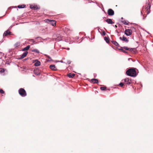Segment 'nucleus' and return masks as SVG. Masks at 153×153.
Wrapping results in <instances>:
<instances>
[{
  "mask_svg": "<svg viewBox=\"0 0 153 153\" xmlns=\"http://www.w3.org/2000/svg\"><path fill=\"white\" fill-rule=\"evenodd\" d=\"M122 22L125 25H128V23L127 22Z\"/></svg>",
  "mask_w": 153,
  "mask_h": 153,
  "instance_id": "nucleus-29",
  "label": "nucleus"
},
{
  "mask_svg": "<svg viewBox=\"0 0 153 153\" xmlns=\"http://www.w3.org/2000/svg\"><path fill=\"white\" fill-rule=\"evenodd\" d=\"M49 67L53 71H56L57 70V68L54 65H50Z\"/></svg>",
  "mask_w": 153,
  "mask_h": 153,
  "instance_id": "nucleus-14",
  "label": "nucleus"
},
{
  "mask_svg": "<svg viewBox=\"0 0 153 153\" xmlns=\"http://www.w3.org/2000/svg\"><path fill=\"white\" fill-rule=\"evenodd\" d=\"M33 72L34 74L36 75H39V74L37 72H36V71L35 70H34Z\"/></svg>",
  "mask_w": 153,
  "mask_h": 153,
  "instance_id": "nucleus-26",
  "label": "nucleus"
},
{
  "mask_svg": "<svg viewBox=\"0 0 153 153\" xmlns=\"http://www.w3.org/2000/svg\"><path fill=\"white\" fill-rule=\"evenodd\" d=\"M132 33V31L129 29H126L125 31V34L127 36L130 35Z\"/></svg>",
  "mask_w": 153,
  "mask_h": 153,
  "instance_id": "nucleus-4",
  "label": "nucleus"
},
{
  "mask_svg": "<svg viewBox=\"0 0 153 153\" xmlns=\"http://www.w3.org/2000/svg\"><path fill=\"white\" fill-rule=\"evenodd\" d=\"M33 52H35L37 53H39V51L37 49H34L32 50Z\"/></svg>",
  "mask_w": 153,
  "mask_h": 153,
  "instance_id": "nucleus-24",
  "label": "nucleus"
},
{
  "mask_svg": "<svg viewBox=\"0 0 153 153\" xmlns=\"http://www.w3.org/2000/svg\"><path fill=\"white\" fill-rule=\"evenodd\" d=\"M123 48L121 47V48L119 49V50H121V51H122L123 50Z\"/></svg>",
  "mask_w": 153,
  "mask_h": 153,
  "instance_id": "nucleus-32",
  "label": "nucleus"
},
{
  "mask_svg": "<svg viewBox=\"0 0 153 153\" xmlns=\"http://www.w3.org/2000/svg\"><path fill=\"white\" fill-rule=\"evenodd\" d=\"M59 35H57V37L56 39L53 38V40L55 41H59L62 40L61 38H59Z\"/></svg>",
  "mask_w": 153,
  "mask_h": 153,
  "instance_id": "nucleus-18",
  "label": "nucleus"
},
{
  "mask_svg": "<svg viewBox=\"0 0 153 153\" xmlns=\"http://www.w3.org/2000/svg\"><path fill=\"white\" fill-rule=\"evenodd\" d=\"M45 56H46V57L49 59L47 60L48 61H51L52 60L51 58L49 56L47 55H45Z\"/></svg>",
  "mask_w": 153,
  "mask_h": 153,
  "instance_id": "nucleus-23",
  "label": "nucleus"
},
{
  "mask_svg": "<svg viewBox=\"0 0 153 153\" xmlns=\"http://www.w3.org/2000/svg\"><path fill=\"white\" fill-rule=\"evenodd\" d=\"M104 40L107 43H108L109 42V38L108 37H105L104 38Z\"/></svg>",
  "mask_w": 153,
  "mask_h": 153,
  "instance_id": "nucleus-22",
  "label": "nucleus"
},
{
  "mask_svg": "<svg viewBox=\"0 0 153 153\" xmlns=\"http://www.w3.org/2000/svg\"><path fill=\"white\" fill-rule=\"evenodd\" d=\"M64 48V49H67V50H69V49H70V48Z\"/></svg>",
  "mask_w": 153,
  "mask_h": 153,
  "instance_id": "nucleus-35",
  "label": "nucleus"
},
{
  "mask_svg": "<svg viewBox=\"0 0 153 153\" xmlns=\"http://www.w3.org/2000/svg\"><path fill=\"white\" fill-rule=\"evenodd\" d=\"M45 22L48 23L51 25L53 26H55L56 25V22L55 21L53 20H49L47 19L45 20Z\"/></svg>",
  "mask_w": 153,
  "mask_h": 153,
  "instance_id": "nucleus-3",
  "label": "nucleus"
},
{
  "mask_svg": "<svg viewBox=\"0 0 153 153\" xmlns=\"http://www.w3.org/2000/svg\"><path fill=\"white\" fill-rule=\"evenodd\" d=\"M100 89L101 90L104 91L106 87H100Z\"/></svg>",
  "mask_w": 153,
  "mask_h": 153,
  "instance_id": "nucleus-25",
  "label": "nucleus"
},
{
  "mask_svg": "<svg viewBox=\"0 0 153 153\" xmlns=\"http://www.w3.org/2000/svg\"><path fill=\"white\" fill-rule=\"evenodd\" d=\"M115 26L116 27H117V26L116 25H115Z\"/></svg>",
  "mask_w": 153,
  "mask_h": 153,
  "instance_id": "nucleus-39",
  "label": "nucleus"
},
{
  "mask_svg": "<svg viewBox=\"0 0 153 153\" xmlns=\"http://www.w3.org/2000/svg\"><path fill=\"white\" fill-rule=\"evenodd\" d=\"M112 42L114 45L116 46H118L119 45V44H118V43L116 41H112Z\"/></svg>",
  "mask_w": 153,
  "mask_h": 153,
  "instance_id": "nucleus-20",
  "label": "nucleus"
},
{
  "mask_svg": "<svg viewBox=\"0 0 153 153\" xmlns=\"http://www.w3.org/2000/svg\"><path fill=\"white\" fill-rule=\"evenodd\" d=\"M25 5L24 4L22 5H19L18 6V7L19 8H25Z\"/></svg>",
  "mask_w": 153,
  "mask_h": 153,
  "instance_id": "nucleus-19",
  "label": "nucleus"
},
{
  "mask_svg": "<svg viewBox=\"0 0 153 153\" xmlns=\"http://www.w3.org/2000/svg\"><path fill=\"white\" fill-rule=\"evenodd\" d=\"M30 7L31 9L36 10L39 9L37 6L35 5H30Z\"/></svg>",
  "mask_w": 153,
  "mask_h": 153,
  "instance_id": "nucleus-8",
  "label": "nucleus"
},
{
  "mask_svg": "<svg viewBox=\"0 0 153 153\" xmlns=\"http://www.w3.org/2000/svg\"><path fill=\"white\" fill-rule=\"evenodd\" d=\"M123 52L125 53H127V52L124 50H123L122 51Z\"/></svg>",
  "mask_w": 153,
  "mask_h": 153,
  "instance_id": "nucleus-31",
  "label": "nucleus"
},
{
  "mask_svg": "<svg viewBox=\"0 0 153 153\" xmlns=\"http://www.w3.org/2000/svg\"><path fill=\"white\" fill-rule=\"evenodd\" d=\"M11 33L8 30H7L4 32L3 36H6L7 35L11 34Z\"/></svg>",
  "mask_w": 153,
  "mask_h": 153,
  "instance_id": "nucleus-12",
  "label": "nucleus"
},
{
  "mask_svg": "<svg viewBox=\"0 0 153 153\" xmlns=\"http://www.w3.org/2000/svg\"><path fill=\"white\" fill-rule=\"evenodd\" d=\"M91 82L93 83H98V80L97 79H91Z\"/></svg>",
  "mask_w": 153,
  "mask_h": 153,
  "instance_id": "nucleus-13",
  "label": "nucleus"
},
{
  "mask_svg": "<svg viewBox=\"0 0 153 153\" xmlns=\"http://www.w3.org/2000/svg\"><path fill=\"white\" fill-rule=\"evenodd\" d=\"M105 34H106V33H105V32L104 31H103L102 32V35L103 36H105Z\"/></svg>",
  "mask_w": 153,
  "mask_h": 153,
  "instance_id": "nucleus-30",
  "label": "nucleus"
},
{
  "mask_svg": "<svg viewBox=\"0 0 153 153\" xmlns=\"http://www.w3.org/2000/svg\"><path fill=\"white\" fill-rule=\"evenodd\" d=\"M60 62H63L62 61H60Z\"/></svg>",
  "mask_w": 153,
  "mask_h": 153,
  "instance_id": "nucleus-37",
  "label": "nucleus"
},
{
  "mask_svg": "<svg viewBox=\"0 0 153 153\" xmlns=\"http://www.w3.org/2000/svg\"><path fill=\"white\" fill-rule=\"evenodd\" d=\"M122 40L126 42H128V40L127 39V38L124 36L123 37Z\"/></svg>",
  "mask_w": 153,
  "mask_h": 153,
  "instance_id": "nucleus-21",
  "label": "nucleus"
},
{
  "mask_svg": "<svg viewBox=\"0 0 153 153\" xmlns=\"http://www.w3.org/2000/svg\"><path fill=\"white\" fill-rule=\"evenodd\" d=\"M33 62L35 63L34 64V65L35 66H38L40 65H41V63L37 59L33 60Z\"/></svg>",
  "mask_w": 153,
  "mask_h": 153,
  "instance_id": "nucleus-5",
  "label": "nucleus"
},
{
  "mask_svg": "<svg viewBox=\"0 0 153 153\" xmlns=\"http://www.w3.org/2000/svg\"><path fill=\"white\" fill-rule=\"evenodd\" d=\"M148 5H149V10H150V7H151V5H150V4H148Z\"/></svg>",
  "mask_w": 153,
  "mask_h": 153,
  "instance_id": "nucleus-33",
  "label": "nucleus"
},
{
  "mask_svg": "<svg viewBox=\"0 0 153 153\" xmlns=\"http://www.w3.org/2000/svg\"><path fill=\"white\" fill-rule=\"evenodd\" d=\"M4 91L2 89H0V93L1 94H4Z\"/></svg>",
  "mask_w": 153,
  "mask_h": 153,
  "instance_id": "nucleus-28",
  "label": "nucleus"
},
{
  "mask_svg": "<svg viewBox=\"0 0 153 153\" xmlns=\"http://www.w3.org/2000/svg\"><path fill=\"white\" fill-rule=\"evenodd\" d=\"M30 45H28L26 46V47H25L24 48H23L22 49V51H27L30 48Z\"/></svg>",
  "mask_w": 153,
  "mask_h": 153,
  "instance_id": "nucleus-17",
  "label": "nucleus"
},
{
  "mask_svg": "<svg viewBox=\"0 0 153 153\" xmlns=\"http://www.w3.org/2000/svg\"><path fill=\"white\" fill-rule=\"evenodd\" d=\"M124 81L127 84L130 85L131 82V80L130 78H127L124 79Z\"/></svg>",
  "mask_w": 153,
  "mask_h": 153,
  "instance_id": "nucleus-7",
  "label": "nucleus"
},
{
  "mask_svg": "<svg viewBox=\"0 0 153 153\" xmlns=\"http://www.w3.org/2000/svg\"><path fill=\"white\" fill-rule=\"evenodd\" d=\"M108 14L109 16H113L114 14V12L112 9H110L108 10Z\"/></svg>",
  "mask_w": 153,
  "mask_h": 153,
  "instance_id": "nucleus-6",
  "label": "nucleus"
},
{
  "mask_svg": "<svg viewBox=\"0 0 153 153\" xmlns=\"http://www.w3.org/2000/svg\"><path fill=\"white\" fill-rule=\"evenodd\" d=\"M120 40H122V39H123V37H120Z\"/></svg>",
  "mask_w": 153,
  "mask_h": 153,
  "instance_id": "nucleus-36",
  "label": "nucleus"
},
{
  "mask_svg": "<svg viewBox=\"0 0 153 153\" xmlns=\"http://www.w3.org/2000/svg\"><path fill=\"white\" fill-rule=\"evenodd\" d=\"M105 21L108 24H113L114 23V22L112 21L111 19H106L105 20Z\"/></svg>",
  "mask_w": 153,
  "mask_h": 153,
  "instance_id": "nucleus-11",
  "label": "nucleus"
},
{
  "mask_svg": "<svg viewBox=\"0 0 153 153\" xmlns=\"http://www.w3.org/2000/svg\"><path fill=\"white\" fill-rule=\"evenodd\" d=\"M119 85L121 86L122 87L124 85V84L123 83L121 82L119 84Z\"/></svg>",
  "mask_w": 153,
  "mask_h": 153,
  "instance_id": "nucleus-27",
  "label": "nucleus"
},
{
  "mask_svg": "<svg viewBox=\"0 0 153 153\" xmlns=\"http://www.w3.org/2000/svg\"><path fill=\"white\" fill-rule=\"evenodd\" d=\"M75 75V74H71L70 73L68 74V76L69 78H73Z\"/></svg>",
  "mask_w": 153,
  "mask_h": 153,
  "instance_id": "nucleus-16",
  "label": "nucleus"
},
{
  "mask_svg": "<svg viewBox=\"0 0 153 153\" xmlns=\"http://www.w3.org/2000/svg\"><path fill=\"white\" fill-rule=\"evenodd\" d=\"M6 70L4 68H0V74H1L3 75H4L5 74L4 73Z\"/></svg>",
  "mask_w": 153,
  "mask_h": 153,
  "instance_id": "nucleus-9",
  "label": "nucleus"
},
{
  "mask_svg": "<svg viewBox=\"0 0 153 153\" xmlns=\"http://www.w3.org/2000/svg\"><path fill=\"white\" fill-rule=\"evenodd\" d=\"M28 53V52L27 51L24 52L22 55L20 56V59H22L25 57L27 55Z\"/></svg>",
  "mask_w": 153,
  "mask_h": 153,
  "instance_id": "nucleus-10",
  "label": "nucleus"
},
{
  "mask_svg": "<svg viewBox=\"0 0 153 153\" xmlns=\"http://www.w3.org/2000/svg\"><path fill=\"white\" fill-rule=\"evenodd\" d=\"M123 48L126 50H128L129 51H132L135 49L134 48H128L127 47H124Z\"/></svg>",
  "mask_w": 153,
  "mask_h": 153,
  "instance_id": "nucleus-15",
  "label": "nucleus"
},
{
  "mask_svg": "<svg viewBox=\"0 0 153 153\" xmlns=\"http://www.w3.org/2000/svg\"><path fill=\"white\" fill-rule=\"evenodd\" d=\"M149 13H150V12H149L147 13V14H148Z\"/></svg>",
  "mask_w": 153,
  "mask_h": 153,
  "instance_id": "nucleus-38",
  "label": "nucleus"
},
{
  "mask_svg": "<svg viewBox=\"0 0 153 153\" xmlns=\"http://www.w3.org/2000/svg\"><path fill=\"white\" fill-rule=\"evenodd\" d=\"M19 93L22 97H25L27 95V93L25 91L23 88H21L19 89Z\"/></svg>",
  "mask_w": 153,
  "mask_h": 153,
  "instance_id": "nucleus-2",
  "label": "nucleus"
},
{
  "mask_svg": "<svg viewBox=\"0 0 153 153\" xmlns=\"http://www.w3.org/2000/svg\"><path fill=\"white\" fill-rule=\"evenodd\" d=\"M15 46L16 47H17L18 46V43L16 44L15 45Z\"/></svg>",
  "mask_w": 153,
  "mask_h": 153,
  "instance_id": "nucleus-34",
  "label": "nucleus"
},
{
  "mask_svg": "<svg viewBox=\"0 0 153 153\" xmlns=\"http://www.w3.org/2000/svg\"><path fill=\"white\" fill-rule=\"evenodd\" d=\"M126 73L127 75L135 77L136 76V71L134 68L128 69L126 71Z\"/></svg>",
  "mask_w": 153,
  "mask_h": 153,
  "instance_id": "nucleus-1",
  "label": "nucleus"
}]
</instances>
